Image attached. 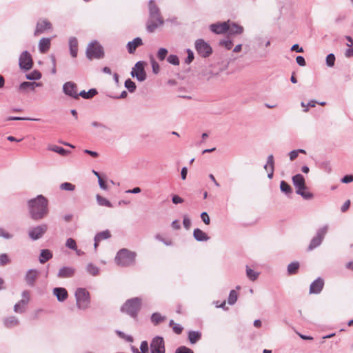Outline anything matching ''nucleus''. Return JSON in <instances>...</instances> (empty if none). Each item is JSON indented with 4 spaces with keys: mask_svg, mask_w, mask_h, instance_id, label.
Returning a JSON list of instances; mask_svg holds the SVG:
<instances>
[{
    "mask_svg": "<svg viewBox=\"0 0 353 353\" xmlns=\"http://www.w3.org/2000/svg\"><path fill=\"white\" fill-rule=\"evenodd\" d=\"M145 63L143 61L137 62L132 69L130 72L131 76L133 78H136L139 81H144L147 78L146 72L145 71Z\"/></svg>",
    "mask_w": 353,
    "mask_h": 353,
    "instance_id": "6e6552de",
    "label": "nucleus"
},
{
    "mask_svg": "<svg viewBox=\"0 0 353 353\" xmlns=\"http://www.w3.org/2000/svg\"><path fill=\"white\" fill-rule=\"evenodd\" d=\"M8 121H24V120H30V121H39V119H31L27 117H10L8 119Z\"/></svg>",
    "mask_w": 353,
    "mask_h": 353,
    "instance_id": "4d7b16f0",
    "label": "nucleus"
},
{
    "mask_svg": "<svg viewBox=\"0 0 353 353\" xmlns=\"http://www.w3.org/2000/svg\"><path fill=\"white\" fill-rule=\"evenodd\" d=\"M52 258V253L50 250L44 249L41 250L39 256V262L41 263H45Z\"/></svg>",
    "mask_w": 353,
    "mask_h": 353,
    "instance_id": "c756f323",
    "label": "nucleus"
},
{
    "mask_svg": "<svg viewBox=\"0 0 353 353\" xmlns=\"http://www.w3.org/2000/svg\"><path fill=\"white\" fill-rule=\"evenodd\" d=\"M219 44L225 47L227 50H230L233 46V43L230 39H223L219 41Z\"/></svg>",
    "mask_w": 353,
    "mask_h": 353,
    "instance_id": "09e8293b",
    "label": "nucleus"
},
{
    "mask_svg": "<svg viewBox=\"0 0 353 353\" xmlns=\"http://www.w3.org/2000/svg\"><path fill=\"white\" fill-rule=\"evenodd\" d=\"M152 72L154 74L159 73L160 68H159V65L157 62H156L155 61H152Z\"/></svg>",
    "mask_w": 353,
    "mask_h": 353,
    "instance_id": "338daca9",
    "label": "nucleus"
},
{
    "mask_svg": "<svg viewBox=\"0 0 353 353\" xmlns=\"http://www.w3.org/2000/svg\"><path fill=\"white\" fill-rule=\"evenodd\" d=\"M167 61L170 64H172L174 65H179V59L176 55L174 54H170L168 56Z\"/></svg>",
    "mask_w": 353,
    "mask_h": 353,
    "instance_id": "8fccbe9b",
    "label": "nucleus"
},
{
    "mask_svg": "<svg viewBox=\"0 0 353 353\" xmlns=\"http://www.w3.org/2000/svg\"><path fill=\"white\" fill-rule=\"evenodd\" d=\"M193 236L197 241H206L210 239L208 234L199 228L194 230Z\"/></svg>",
    "mask_w": 353,
    "mask_h": 353,
    "instance_id": "b1692460",
    "label": "nucleus"
},
{
    "mask_svg": "<svg viewBox=\"0 0 353 353\" xmlns=\"http://www.w3.org/2000/svg\"><path fill=\"white\" fill-rule=\"evenodd\" d=\"M324 286V280L321 277L315 279L310 286V294H318L321 293Z\"/></svg>",
    "mask_w": 353,
    "mask_h": 353,
    "instance_id": "dca6fc26",
    "label": "nucleus"
},
{
    "mask_svg": "<svg viewBox=\"0 0 353 353\" xmlns=\"http://www.w3.org/2000/svg\"><path fill=\"white\" fill-rule=\"evenodd\" d=\"M60 189L66 191H73L75 189V185L71 183L64 182L60 185Z\"/></svg>",
    "mask_w": 353,
    "mask_h": 353,
    "instance_id": "de8ad7c7",
    "label": "nucleus"
},
{
    "mask_svg": "<svg viewBox=\"0 0 353 353\" xmlns=\"http://www.w3.org/2000/svg\"><path fill=\"white\" fill-rule=\"evenodd\" d=\"M299 263L298 261L292 262L288 265V273L290 275L295 274L297 273L299 268Z\"/></svg>",
    "mask_w": 353,
    "mask_h": 353,
    "instance_id": "4c0bfd02",
    "label": "nucleus"
},
{
    "mask_svg": "<svg viewBox=\"0 0 353 353\" xmlns=\"http://www.w3.org/2000/svg\"><path fill=\"white\" fill-rule=\"evenodd\" d=\"M124 85L125 87L128 89V90L131 93L134 92L137 88L135 83L132 81L130 79H127L125 81Z\"/></svg>",
    "mask_w": 353,
    "mask_h": 353,
    "instance_id": "a18cd8bd",
    "label": "nucleus"
},
{
    "mask_svg": "<svg viewBox=\"0 0 353 353\" xmlns=\"http://www.w3.org/2000/svg\"><path fill=\"white\" fill-rule=\"evenodd\" d=\"M175 353H194V352L185 346H181L176 350Z\"/></svg>",
    "mask_w": 353,
    "mask_h": 353,
    "instance_id": "bf43d9fd",
    "label": "nucleus"
},
{
    "mask_svg": "<svg viewBox=\"0 0 353 353\" xmlns=\"http://www.w3.org/2000/svg\"><path fill=\"white\" fill-rule=\"evenodd\" d=\"M296 63L300 66H305L306 63L305 60L303 57L302 56H298L296 58Z\"/></svg>",
    "mask_w": 353,
    "mask_h": 353,
    "instance_id": "774afa93",
    "label": "nucleus"
},
{
    "mask_svg": "<svg viewBox=\"0 0 353 353\" xmlns=\"http://www.w3.org/2000/svg\"><path fill=\"white\" fill-rule=\"evenodd\" d=\"M70 54L75 58L78 54V41L76 37H70L69 39Z\"/></svg>",
    "mask_w": 353,
    "mask_h": 353,
    "instance_id": "4be33fe9",
    "label": "nucleus"
},
{
    "mask_svg": "<svg viewBox=\"0 0 353 353\" xmlns=\"http://www.w3.org/2000/svg\"><path fill=\"white\" fill-rule=\"evenodd\" d=\"M75 269L70 266H63L61 268L58 272L57 276L59 278H71L74 275Z\"/></svg>",
    "mask_w": 353,
    "mask_h": 353,
    "instance_id": "a211bd4d",
    "label": "nucleus"
},
{
    "mask_svg": "<svg viewBox=\"0 0 353 353\" xmlns=\"http://www.w3.org/2000/svg\"><path fill=\"white\" fill-rule=\"evenodd\" d=\"M65 246L72 250H76L77 248L76 241L72 238L67 239Z\"/></svg>",
    "mask_w": 353,
    "mask_h": 353,
    "instance_id": "3c124183",
    "label": "nucleus"
},
{
    "mask_svg": "<svg viewBox=\"0 0 353 353\" xmlns=\"http://www.w3.org/2000/svg\"><path fill=\"white\" fill-rule=\"evenodd\" d=\"M48 150H49L50 151H53L54 152H57L61 156H67L68 154H69L70 153V152L69 150H67L62 147L55 145L49 146L48 148Z\"/></svg>",
    "mask_w": 353,
    "mask_h": 353,
    "instance_id": "72a5a7b5",
    "label": "nucleus"
},
{
    "mask_svg": "<svg viewBox=\"0 0 353 353\" xmlns=\"http://www.w3.org/2000/svg\"><path fill=\"white\" fill-rule=\"evenodd\" d=\"M133 353H148V343L146 341H143L141 342L140 345V350L138 349L132 347Z\"/></svg>",
    "mask_w": 353,
    "mask_h": 353,
    "instance_id": "79ce46f5",
    "label": "nucleus"
},
{
    "mask_svg": "<svg viewBox=\"0 0 353 353\" xmlns=\"http://www.w3.org/2000/svg\"><path fill=\"white\" fill-rule=\"evenodd\" d=\"M26 78L28 80H39L41 78V73L39 70H33L26 75Z\"/></svg>",
    "mask_w": 353,
    "mask_h": 353,
    "instance_id": "a19ab883",
    "label": "nucleus"
},
{
    "mask_svg": "<svg viewBox=\"0 0 353 353\" xmlns=\"http://www.w3.org/2000/svg\"><path fill=\"white\" fill-rule=\"evenodd\" d=\"M43 84L41 82H29V81H24L21 83L19 85V90H25L27 89H30L32 90H34L36 87H41Z\"/></svg>",
    "mask_w": 353,
    "mask_h": 353,
    "instance_id": "393cba45",
    "label": "nucleus"
},
{
    "mask_svg": "<svg viewBox=\"0 0 353 353\" xmlns=\"http://www.w3.org/2000/svg\"><path fill=\"white\" fill-rule=\"evenodd\" d=\"M111 234L109 230H106L100 232H98L94 236V241L100 242L102 240L108 239L110 238Z\"/></svg>",
    "mask_w": 353,
    "mask_h": 353,
    "instance_id": "f704fd0d",
    "label": "nucleus"
},
{
    "mask_svg": "<svg viewBox=\"0 0 353 353\" xmlns=\"http://www.w3.org/2000/svg\"><path fill=\"white\" fill-rule=\"evenodd\" d=\"M53 294L57 297V300L63 302L68 296L67 290L63 288H55L53 289Z\"/></svg>",
    "mask_w": 353,
    "mask_h": 353,
    "instance_id": "412c9836",
    "label": "nucleus"
},
{
    "mask_svg": "<svg viewBox=\"0 0 353 353\" xmlns=\"http://www.w3.org/2000/svg\"><path fill=\"white\" fill-rule=\"evenodd\" d=\"M142 300L139 297L128 299L121 307V311L133 319H137L141 310Z\"/></svg>",
    "mask_w": 353,
    "mask_h": 353,
    "instance_id": "20e7f679",
    "label": "nucleus"
},
{
    "mask_svg": "<svg viewBox=\"0 0 353 353\" xmlns=\"http://www.w3.org/2000/svg\"><path fill=\"white\" fill-rule=\"evenodd\" d=\"M237 299H238V294H237V292H236V290H232L230 292L229 296H228V304H230L231 305H234L236 302Z\"/></svg>",
    "mask_w": 353,
    "mask_h": 353,
    "instance_id": "37998d69",
    "label": "nucleus"
},
{
    "mask_svg": "<svg viewBox=\"0 0 353 353\" xmlns=\"http://www.w3.org/2000/svg\"><path fill=\"white\" fill-rule=\"evenodd\" d=\"M86 271L92 276H97L99 273V268L91 263L87 265Z\"/></svg>",
    "mask_w": 353,
    "mask_h": 353,
    "instance_id": "ea45409f",
    "label": "nucleus"
},
{
    "mask_svg": "<svg viewBox=\"0 0 353 353\" xmlns=\"http://www.w3.org/2000/svg\"><path fill=\"white\" fill-rule=\"evenodd\" d=\"M51 28L52 24L49 21L46 19L39 21L37 23L34 35L37 36L41 33H43L46 30L51 29Z\"/></svg>",
    "mask_w": 353,
    "mask_h": 353,
    "instance_id": "f3484780",
    "label": "nucleus"
},
{
    "mask_svg": "<svg viewBox=\"0 0 353 353\" xmlns=\"http://www.w3.org/2000/svg\"><path fill=\"white\" fill-rule=\"evenodd\" d=\"M39 274V272L36 269H30L28 270L25 276V280L28 285L30 287L34 286Z\"/></svg>",
    "mask_w": 353,
    "mask_h": 353,
    "instance_id": "2eb2a0df",
    "label": "nucleus"
},
{
    "mask_svg": "<svg viewBox=\"0 0 353 353\" xmlns=\"http://www.w3.org/2000/svg\"><path fill=\"white\" fill-rule=\"evenodd\" d=\"M48 228V225L46 223L32 227L28 230V236L32 241H37L43 237L47 232Z\"/></svg>",
    "mask_w": 353,
    "mask_h": 353,
    "instance_id": "9d476101",
    "label": "nucleus"
},
{
    "mask_svg": "<svg viewBox=\"0 0 353 353\" xmlns=\"http://www.w3.org/2000/svg\"><path fill=\"white\" fill-rule=\"evenodd\" d=\"M63 93L74 99H78L77 85L73 81H68L63 85Z\"/></svg>",
    "mask_w": 353,
    "mask_h": 353,
    "instance_id": "ddd939ff",
    "label": "nucleus"
},
{
    "mask_svg": "<svg viewBox=\"0 0 353 353\" xmlns=\"http://www.w3.org/2000/svg\"><path fill=\"white\" fill-rule=\"evenodd\" d=\"M166 317L165 316H162L159 312H154L151 316V321L154 325H157L161 322L164 321Z\"/></svg>",
    "mask_w": 353,
    "mask_h": 353,
    "instance_id": "e433bc0d",
    "label": "nucleus"
},
{
    "mask_svg": "<svg viewBox=\"0 0 353 353\" xmlns=\"http://www.w3.org/2000/svg\"><path fill=\"white\" fill-rule=\"evenodd\" d=\"M137 253L128 249L119 250L115 256V263L123 268L130 267L135 264Z\"/></svg>",
    "mask_w": 353,
    "mask_h": 353,
    "instance_id": "7ed1b4c3",
    "label": "nucleus"
},
{
    "mask_svg": "<svg viewBox=\"0 0 353 353\" xmlns=\"http://www.w3.org/2000/svg\"><path fill=\"white\" fill-rule=\"evenodd\" d=\"M168 53V51L166 48H161L157 52V57L159 61H163L165 59Z\"/></svg>",
    "mask_w": 353,
    "mask_h": 353,
    "instance_id": "49530a36",
    "label": "nucleus"
},
{
    "mask_svg": "<svg viewBox=\"0 0 353 353\" xmlns=\"http://www.w3.org/2000/svg\"><path fill=\"white\" fill-rule=\"evenodd\" d=\"M292 180L295 189H299V190L301 188H305V180L302 174H295L294 176H292Z\"/></svg>",
    "mask_w": 353,
    "mask_h": 353,
    "instance_id": "aec40b11",
    "label": "nucleus"
},
{
    "mask_svg": "<svg viewBox=\"0 0 353 353\" xmlns=\"http://www.w3.org/2000/svg\"><path fill=\"white\" fill-rule=\"evenodd\" d=\"M117 334L122 339H124L125 341L128 342H132L133 338L132 336L130 335H125V333H123L121 331H117Z\"/></svg>",
    "mask_w": 353,
    "mask_h": 353,
    "instance_id": "680f3d73",
    "label": "nucleus"
},
{
    "mask_svg": "<svg viewBox=\"0 0 353 353\" xmlns=\"http://www.w3.org/2000/svg\"><path fill=\"white\" fill-rule=\"evenodd\" d=\"M229 28V21L225 22H218L210 26V30L217 34L225 33Z\"/></svg>",
    "mask_w": 353,
    "mask_h": 353,
    "instance_id": "4468645a",
    "label": "nucleus"
},
{
    "mask_svg": "<svg viewBox=\"0 0 353 353\" xmlns=\"http://www.w3.org/2000/svg\"><path fill=\"white\" fill-rule=\"evenodd\" d=\"M151 353H165V343L163 337L155 336L150 343Z\"/></svg>",
    "mask_w": 353,
    "mask_h": 353,
    "instance_id": "f8f14e48",
    "label": "nucleus"
},
{
    "mask_svg": "<svg viewBox=\"0 0 353 353\" xmlns=\"http://www.w3.org/2000/svg\"><path fill=\"white\" fill-rule=\"evenodd\" d=\"M19 65L25 71L30 70L33 66V60L31 54L25 50L21 52L19 58Z\"/></svg>",
    "mask_w": 353,
    "mask_h": 353,
    "instance_id": "9b49d317",
    "label": "nucleus"
},
{
    "mask_svg": "<svg viewBox=\"0 0 353 353\" xmlns=\"http://www.w3.org/2000/svg\"><path fill=\"white\" fill-rule=\"evenodd\" d=\"M280 190L282 192L290 196L292 194V188L285 181H281L280 183Z\"/></svg>",
    "mask_w": 353,
    "mask_h": 353,
    "instance_id": "c9c22d12",
    "label": "nucleus"
},
{
    "mask_svg": "<svg viewBox=\"0 0 353 353\" xmlns=\"http://www.w3.org/2000/svg\"><path fill=\"white\" fill-rule=\"evenodd\" d=\"M104 52L102 46L97 42H91L87 47L86 56L88 59H101L103 57Z\"/></svg>",
    "mask_w": 353,
    "mask_h": 353,
    "instance_id": "423d86ee",
    "label": "nucleus"
},
{
    "mask_svg": "<svg viewBox=\"0 0 353 353\" xmlns=\"http://www.w3.org/2000/svg\"><path fill=\"white\" fill-rule=\"evenodd\" d=\"M28 305L27 299H21L14 306V311L17 313L22 314L26 311V306Z\"/></svg>",
    "mask_w": 353,
    "mask_h": 353,
    "instance_id": "7c9ffc66",
    "label": "nucleus"
},
{
    "mask_svg": "<svg viewBox=\"0 0 353 353\" xmlns=\"http://www.w3.org/2000/svg\"><path fill=\"white\" fill-rule=\"evenodd\" d=\"M183 224L186 230H189L191 225V220L188 217L184 216Z\"/></svg>",
    "mask_w": 353,
    "mask_h": 353,
    "instance_id": "69168bd1",
    "label": "nucleus"
},
{
    "mask_svg": "<svg viewBox=\"0 0 353 353\" xmlns=\"http://www.w3.org/2000/svg\"><path fill=\"white\" fill-rule=\"evenodd\" d=\"M341 181L343 183H348L353 181V175H345L341 179Z\"/></svg>",
    "mask_w": 353,
    "mask_h": 353,
    "instance_id": "0e129e2a",
    "label": "nucleus"
},
{
    "mask_svg": "<svg viewBox=\"0 0 353 353\" xmlns=\"http://www.w3.org/2000/svg\"><path fill=\"white\" fill-rule=\"evenodd\" d=\"M246 275L248 278L254 281L257 279L259 273L252 270L248 265L246 266Z\"/></svg>",
    "mask_w": 353,
    "mask_h": 353,
    "instance_id": "58836bf2",
    "label": "nucleus"
},
{
    "mask_svg": "<svg viewBox=\"0 0 353 353\" xmlns=\"http://www.w3.org/2000/svg\"><path fill=\"white\" fill-rule=\"evenodd\" d=\"M188 56L186 59H185V63L187 64H190L193 60H194V52L190 49H187L186 50Z\"/></svg>",
    "mask_w": 353,
    "mask_h": 353,
    "instance_id": "864d4df0",
    "label": "nucleus"
},
{
    "mask_svg": "<svg viewBox=\"0 0 353 353\" xmlns=\"http://www.w3.org/2000/svg\"><path fill=\"white\" fill-rule=\"evenodd\" d=\"M264 169L268 173H274V156L272 154H270L268 157L266 164L264 165Z\"/></svg>",
    "mask_w": 353,
    "mask_h": 353,
    "instance_id": "2f4dec72",
    "label": "nucleus"
},
{
    "mask_svg": "<svg viewBox=\"0 0 353 353\" xmlns=\"http://www.w3.org/2000/svg\"><path fill=\"white\" fill-rule=\"evenodd\" d=\"M10 262V259L6 254L0 255V265H5Z\"/></svg>",
    "mask_w": 353,
    "mask_h": 353,
    "instance_id": "052dcab7",
    "label": "nucleus"
},
{
    "mask_svg": "<svg viewBox=\"0 0 353 353\" xmlns=\"http://www.w3.org/2000/svg\"><path fill=\"white\" fill-rule=\"evenodd\" d=\"M296 193L306 200L312 199L314 197V194L308 191V188L306 185L305 188H301L299 190L296 189Z\"/></svg>",
    "mask_w": 353,
    "mask_h": 353,
    "instance_id": "cd10ccee",
    "label": "nucleus"
},
{
    "mask_svg": "<svg viewBox=\"0 0 353 353\" xmlns=\"http://www.w3.org/2000/svg\"><path fill=\"white\" fill-rule=\"evenodd\" d=\"M97 201L98 204L101 206L112 207L111 203L108 199L99 194L97 195Z\"/></svg>",
    "mask_w": 353,
    "mask_h": 353,
    "instance_id": "c03bdc74",
    "label": "nucleus"
},
{
    "mask_svg": "<svg viewBox=\"0 0 353 353\" xmlns=\"http://www.w3.org/2000/svg\"><path fill=\"white\" fill-rule=\"evenodd\" d=\"M195 49L197 53L204 58L210 57L212 53V49L210 45L202 39L196 40Z\"/></svg>",
    "mask_w": 353,
    "mask_h": 353,
    "instance_id": "1a4fd4ad",
    "label": "nucleus"
},
{
    "mask_svg": "<svg viewBox=\"0 0 353 353\" xmlns=\"http://www.w3.org/2000/svg\"><path fill=\"white\" fill-rule=\"evenodd\" d=\"M163 24V19L161 15L159 7L154 0L149 1V19L147 21L146 29L148 32H154L160 26Z\"/></svg>",
    "mask_w": 353,
    "mask_h": 353,
    "instance_id": "f03ea898",
    "label": "nucleus"
},
{
    "mask_svg": "<svg viewBox=\"0 0 353 353\" xmlns=\"http://www.w3.org/2000/svg\"><path fill=\"white\" fill-rule=\"evenodd\" d=\"M3 324L6 327L12 328L18 325L19 324V321L16 316H12L4 319Z\"/></svg>",
    "mask_w": 353,
    "mask_h": 353,
    "instance_id": "bb28decb",
    "label": "nucleus"
},
{
    "mask_svg": "<svg viewBox=\"0 0 353 353\" xmlns=\"http://www.w3.org/2000/svg\"><path fill=\"white\" fill-rule=\"evenodd\" d=\"M30 216L32 219L39 221L43 219L48 214V202L43 195H38L36 198L28 201Z\"/></svg>",
    "mask_w": 353,
    "mask_h": 353,
    "instance_id": "f257e3e1",
    "label": "nucleus"
},
{
    "mask_svg": "<svg viewBox=\"0 0 353 353\" xmlns=\"http://www.w3.org/2000/svg\"><path fill=\"white\" fill-rule=\"evenodd\" d=\"M91 125L94 128H100V129L105 130H110L109 128L106 125H105L102 123L98 122V121H92L91 123Z\"/></svg>",
    "mask_w": 353,
    "mask_h": 353,
    "instance_id": "5fc2aeb1",
    "label": "nucleus"
},
{
    "mask_svg": "<svg viewBox=\"0 0 353 353\" xmlns=\"http://www.w3.org/2000/svg\"><path fill=\"white\" fill-rule=\"evenodd\" d=\"M316 103V102L315 101L312 100L310 102H308L307 104H305L304 102H301V105L302 107L304 108L303 111L304 112H307L308 111V108L309 107H311V108L315 107Z\"/></svg>",
    "mask_w": 353,
    "mask_h": 353,
    "instance_id": "13d9d810",
    "label": "nucleus"
},
{
    "mask_svg": "<svg viewBox=\"0 0 353 353\" xmlns=\"http://www.w3.org/2000/svg\"><path fill=\"white\" fill-rule=\"evenodd\" d=\"M335 63V56L330 53L326 57V64L328 67H333Z\"/></svg>",
    "mask_w": 353,
    "mask_h": 353,
    "instance_id": "603ef678",
    "label": "nucleus"
},
{
    "mask_svg": "<svg viewBox=\"0 0 353 353\" xmlns=\"http://www.w3.org/2000/svg\"><path fill=\"white\" fill-rule=\"evenodd\" d=\"M143 45L142 39L140 37H136L132 41L127 43L126 48L130 54L134 53L136 49Z\"/></svg>",
    "mask_w": 353,
    "mask_h": 353,
    "instance_id": "6ab92c4d",
    "label": "nucleus"
},
{
    "mask_svg": "<svg viewBox=\"0 0 353 353\" xmlns=\"http://www.w3.org/2000/svg\"><path fill=\"white\" fill-rule=\"evenodd\" d=\"M201 218L205 224L209 225L210 223V217L206 212H203L201 214Z\"/></svg>",
    "mask_w": 353,
    "mask_h": 353,
    "instance_id": "e2e57ef3",
    "label": "nucleus"
},
{
    "mask_svg": "<svg viewBox=\"0 0 353 353\" xmlns=\"http://www.w3.org/2000/svg\"><path fill=\"white\" fill-rule=\"evenodd\" d=\"M76 304L79 310L88 309L90 304V296L89 292L82 288H79L75 291Z\"/></svg>",
    "mask_w": 353,
    "mask_h": 353,
    "instance_id": "39448f33",
    "label": "nucleus"
},
{
    "mask_svg": "<svg viewBox=\"0 0 353 353\" xmlns=\"http://www.w3.org/2000/svg\"><path fill=\"white\" fill-rule=\"evenodd\" d=\"M0 237L5 239H10L13 237V235L6 231L3 228H0Z\"/></svg>",
    "mask_w": 353,
    "mask_h": 353,
    "instance_id": "6e6d98bb",
    "label": "nucleus"
},
{
    "mask_svg": "<svg viewBox=\"0 0 353 353\" xmlns=\"http://www.w3.org/2000/svg\"><path fill=\"white\" fill-rule=\"evenodd\" d=\"M201 338V333L199 331H190L188 332V340L190 343L194 344Z\"/></svg>",
    "mask_w": 353,
    "mask_h": 353,
    "instance_id": "473e14b6",
    "label": "nucleus"
},
{
    "mask_svg": "<svg viewBox=\"0 0 353 353\" xmlns=\"http://www.w3.org/2000/svg\"><path fill=\"white\" fill-rule=\"evenodd\" d=\"M228 31L229 32L230 34L238 35L241 34L243 32L244 28L243 26L235 23H230L229 22V28Z\"/></svg>",
    "mask_w": 353,
    "mask_h": 353,
    "instance_id": "5701e85b",
    "label": "nucleus"
},
{
    "mask_svg": "<svg viewBox=\"0 0 353 353\" xmlns=\"http://www.w3.org/2000/svg\"><path fill=\"white\" fill-rule=\"evenodd\" d=\"M98 92L97 89L91 88L88 92L82 90L80 92H78V98L79 97H81L83 99H90L93 98L94 96H96Z\"/></svg>",
    "mask_w": 353,
    "mask_h": 353,
    "instance_id": "a878e982",
    "label": "nucleus"
},
{
    "mask_svg": "<svg viewBox=\"0 0 353 353\" xmlns=\"http://www.w3.org/2000/svg\"><path fill=\"white\" fill-rule=\"evenodd\" d=\"M50 47V39L49 38H42L39 43V51L42 53L46 52Z\"/></svg>",
    "mask_w": 353,
    "mask_h": 353,
    "instance_id": "c85d7f7f",
    "label": "nucleus"
},
{
    "mask_svg": "<svg viewBox=\"0 0 353 353\" xmlns=\"http://www.w3.org/2000/svg\"><path fill=\"white\" fill-rule=\"evenodd\" d=\"M327 231H328V225H325L323 226L322 228H320L319 229H318V230L316 231V235L312 239V240L310 241V243L308 246V250H312L315 249L316 248L319 247L321 244Z\"/></svg>",
    "mask_w": 353,
    "mask_h": 353,
    "instance_id": "0eeeda50",
    "label": "nucleus"
}]
</instances>
